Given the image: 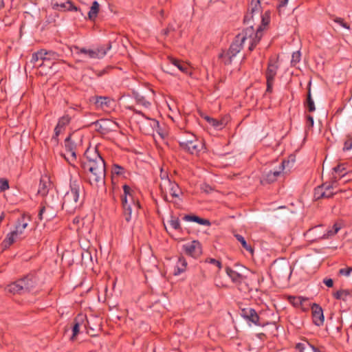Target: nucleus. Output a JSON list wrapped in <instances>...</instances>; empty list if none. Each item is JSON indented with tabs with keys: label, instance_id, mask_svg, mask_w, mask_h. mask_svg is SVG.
Here are the masks:
<instances>
[{
	"label": "nucleus",
	"instance_id": "1",
	"mask_svg": "<svg viewBox=\"0 0 352 352\" xmlns=\"http://www.w3.org/2000/svg\"><path fill=\"white\" fill-rule=\"evenodd\" d=\"M263 35L262 26H258L255 30L252 26L245 29L238 34L228 50H223L219 55L221 63L226 65L232 64L233 59L240 52L245 42L248 43V50L252 51L260 42Z\"/></svg>",
	"mask_w": 352,
	"mask_h": 352
},
{
	"label": "nucleus",
	"instance_id": "2",
	"mask_svg": "<svg viewBox=\"0 0 352 352\" xmlns=\"http://www.w3.org/2000/svg\"><path fill=\"white\" fill-rule=\"evenodd\" d=\"M85 160L82 162V168L86 174L88 182L94 187L100 188L105 183V162L96 148L87 149Z\"/></svg>",
	"mask_w": 352,
	"mask_h": 352
},
{
	"label": "nucleus",
	"instance_id": "3",
	"mask_svg": "<svg viewBox=\"0 0 352 352\" xmlns=\"http://www.w3.org/2000/svg\"><path fill=\"white\" fill-rule=\"evenodd\" d=\"M123 195L121 196L122 216L126 223H130L133 217L138 214L140 204L138 193L129 186L125 184L122 186Z\"/></svg>",
	"mask_w": 352,
	"mask_h": 352
},
{
	"label": "nucleus",
	"instance_id": "4",
	"mask_svg": "<svg viewBox=\"0 0 352 352\" xmlns=\"http://www.w3.org/2000/svg\"><path fill=\"white\" fill-rule=\"evenodd\" d=\"M82 191L83 185L82 182L71 180L69 190H68L63 197V208L69 213L74 212L80 205V195Z\"/></svg>",
	"mask_w": 352,
	"mask_h": 352
},
{
	"label": "nucleus",
	"instance_id": "5",
	"mask_svg": "<svg viewBox=\"0 0 352 352\" xmlns=\"http://www.w3.org/2000/svg\"><path fill=\"white\" fill-rule=\"evenodd\" d=\"M36 285V277L33 274H28L8 284L6 287V290L14 295H23L32 292Z\"/></svg>",
	"mask_w": 352,
	"mask_h": 352
},
{
	"label": "nucleus",
	"instance_id": "6",
	"mask_svg": "<svg viewBox=\"0 0 352 352\" xmlns=\"http://www.w3.org/2000/svg\"><path fill=\"white\" fill-rule=\"evenodd\" d=\"M190 140L179 139L178 142L182 149L192 155H199L204 149V144L192 133H187Z\"/></svg>",
	"mask_w": 352,
	"mask_h": 352
},
{
	"label": "nucleus",
	"instance_id": "7",
	"mask_svg": "<svg viewBox=\"0 0 352 352\" xmlns=\"http://www.w3.org/2000/svg\"><path fill=\"white\" fill-rule=\"evenodd\" d=\"M60 55L54 51H47L41 49L39 51L32 54L31 63L33 67H42L46 62H52L60 60Z\"/></svg>",
	"mask_w": 352,
	"mask_h": 352
},
{
	"label": "nucleus",
	"instance_id": "8",
	"mask_svg": "<svg viewBox=\"0 0 352 352\" xmlns=\"http://www.w3.org/2000/svg\"><path fill=\"white\" fill-rule=\"evenodd\" d=\"M162 193L164 194V198L166 199V194L168 192L172 197L179 198L182 194L181 189L178 184L172 182L168 177H162V182L160 184Z\"/></svg>",
	"mask_w": 352,
	"mask_h": 352
},
{
	"label": "nucleus",
	"instance_id": "9",
	"mask_svg": "<svg viewBox=\"0 0 352 352\" xmlns=\"http://www.w3.org/2000/svg\"><path fill=\"white\" fill-rule=\"evenodd\" d=\"M278 69V65L277 63L270 60L268 63V66L265 72L267 81L266 92L271 93L272 91L274 81L277 74Z\"/></svg>",
	"mask_w": 352,
	"mask_h": 352
},
{
	"label": "nucleus",
	"instance_id": "10",
	"mask_svg": "<svg viewBox=\"0 0 352 352\" xmlns=\"http://www.w3.org/2000/svg\"><path fill=\"white\" fill-rule=\"evenodd\" d=\"M95 126L96 130L102 135H107L109 132L115 131L116 122L108 120L101 119L91 123Z\"/></svg>",
	"mask_w": 352,
	"mask_h": 352
},
{
	"label": "nucleus",
	"instance_id": "11",
	"mask_svg": "<svg viewBox=\"0 0 352 352\" xmlns=\"http://www.w3.org/2000/svg\"><path fill=\"white\" fill-rule=\"evenodd\" d=\"M184 252L195 258H198L202 254V248L200 242L192 241L183 245Z\"/></svg>",
	"mask_w": 352,
	"mask_h": 352
},
{
	"label": "nucleus",
	"instance_id": "12",
	"mask_svg": "<svg viewBox=\"0 0 352 352\" xmlns=\"http://www.w3.org/2000/svg\"><path fill=\"white\" fill-rule=\"evenodd\" d=\"M65 147L67 151V154L65 155V158L69 164L75 160L76 158V144L74 140H72V136H68L65 140Z\"/></svg>",
	"mask_w": 352,
	"mask_h": 352
},
{
	"label": "nucleus",
	"instance_id": "13",
	"mask_svg": "<svg viewBox=\"0 0 352 352\" xmlns=\"http://www.w3.org/2000/svg\"><path fill=\"white\" fill-rule=\"evenodd\" d=\"M240 314L248 322L253 323L257 326L261 325L259 321L260 318L254 309L250 307L243 308L241 310Z\"/></svg>",
	"mask_w": 352,
	"mask_h": 352
},
{
	"label": "nucleus",
	"instance_id": "14",
	"mask_svg": "<svg viewBox=\"0 0 352 352\" xmlns=\"http://www.w3.org/2000/svg\"><path fill=\"white\" fill-rule=\"evenodd\" d=\"M272 0H251L248 10L252 14V17L255 14H259L264 8L265 6H270Z\"/></svg>",
	"mask_w": 352,
	"mask_h": 352
},
{
	"label": "nucleus",
	"instance_id": "15",
	"mask_svg": "<svg viewBox=\"0 0 352 352\" xmlns=\"http://www.w3.org/2000/svg\"><path fill=\"white\" fill-rule=\"evenodd\" d=\"M312 318L314 323L320 327L324 323V315L322 307L316 303L311 306Z\"/></svg>",
	"mask_w": 352,
	"mask_h": 352
},
{
	"label": "nucleus",
	"instance_id": "16",
	"mask_svg": "<svg viewBox=\"0 0 352 352\" xmlns=\"http://www.w3.org/2000/svg\"><path fill=\"white\" fill-rule=\"evenodd\" d=\"M53 7L60 11H77L78 10L69 0H54Z\"/></svg>",
	"mask_w": 352,
	"mask_h": 352
},
{
	"label": "nucleus",
	"instance_id": "17",
	"mask_svg": "<svg viewBox=\"0 0 352 352\" xmlns=\"http://www.w3.org/2000/svg\"><path fill=\"white\" fill-rule=\"evenodd\" d=\"M30 217L25 214H23L17 221L15 226V230L12 232L15 235L18 236L20 239L21 235L23 234L24 230L28 227Z\"/></svg>",
	"mask_w": 352,
	"mask_h": 352
},
{
	"label": "nucleus",
	"instance_id": "18",
	"mask_svg": "<svg viewBox=\"0 0 352 352\" xmlns=\"http://www.w3.org/2000/svg\"><path fill=\"white\" fill-rule=\"evenodd\" d=\"M52 186V183L50 179L47 176L41 177L40 179V183L38 185V189L37 191V194L45 197L47 195L50 188Z\"/></svg>",
	"mask_w": 352,
	"mask_h": 352
},
{
	"label": "nucleus",
	"instance_id": "19",
	"mask_svg": "<svg viewBox=\"0 0 352 352\" xmlns=\"http://www.w3.org/2000/svg\"><path fill=\"white\" fill-rule=\"evenodd\" d=\"M226 272L234 283H241L244 279V276L241 273L230 267L228 266L226 267Z\"/></svg>",
	"mask_w": 352,
	"mask_h": 352
},
{
	"label": "nucleus",
	"instance_id": "20",
	"mask_svg": "<svg viewBox=\"0 0 352 352\" xmlns=\"http://www.w3.org/2000/svg\"><path fill=\"white\" fill-rule=\"evenodd\" d=\"M296 349L298 352H320L318 348L307 340L298 343L296 346Z\"/></svg>",
	"mask_w": 352,
	"mask_h": 352
},
{
	"label": "nucleus",
	"instance_id": "21",
	"mask_svg": "<svg viewBox=\"0 0 352 352\" xmlns=\"http://www.w3.org/2000/svg\"><path fill=\"white\" fill-rule=\"evenodd\" d=\"M113 100L107 96H98L96 98L95 104L98 108L107 109L110 107Z\"/></svg>",
	"mask_w": 352,
	"mask_h": 352
},
{
	"label": "nucleus",
	"instance_id": "22",
	"mask_svg": "<svg viewBox=\"0 0 352 352\" xmlns=\"http://www.w3.org/2000/svg\"><path fill=\"white\" fill-rule=\"evenodd\" d=\"M211 126H212L214 129L217 130L222 129L226 125V122L224 119L217 120L213 118H211L208 116H205L203 117Z\"/></svg>",
	"mask_w": 352,
	"mask_h": 352
},
{
	"label": "nucleus",
	"instance_id": "23",
	"mask_svg": "<svg viewBox=\"0 0 352 352\" xmlns=\"http://www.w3.org/2000/svg\"><path fill=\"white\" fill-rule=\"evenodd\" d=\"M134 112L137 114L141 115L142 117H144L148 122V124L152 128L153 131L157 132L160 135H161L160 132V124L157 120L155 119H152L148 117H146L142 111H138L136 109H133Z\"/></svg>",
	"mask_w": 352,
	"mask_h": 352
},
{
	"label": "nucleus",
	"instance_id": "24",
	"mask_svg": "<svg viewBox=\"0 0 352 352\" xmlns=\"http://www.w3.org/2000/svg\"><path fill=\"white\" fill-rule=\"evenodd\" d=\"M183 219H184V220H185L186 221H194V222H196V223H197L200 225H203V226H210L211 224L210 221L208 219H202L196 215L187 214V215H185Z\"/></svg>",
	"mask_w": 352,
	"mask_h": 352
},
{
	"label": "nucleus",
	"instance_id": "25",
	"mask_svg": "<svg viewBox=\"0 0 352 352\" xmlns=\"http://www.w3.org/2000/svg\"><path fill=\"white\" fill-rule=\"evenodd\" d=\"M50 208L49 207H46L45 206H42L39 210V212H38V218L40 221H43L44 219H45L46 221H50L51 220L52 218L54 217L55 214L52 212V213H49L48 210H50Z\"/></svg>",
	"mask_w": 352,
	"mask_h": 352
},
{
	"label": "nucleus",
	"instance_id": "26",
	"mask_svg": "<svg viewBox=\"0 0 352 352\" xmlns=\"http://www.w3.org/2000/svg\"><path fill=\"white\" fill-rule=\"evenodd\" d=\"M111 48V43H109L106 46H100L96 49H94V58H102Z\"/></svg>",
	"mask_w": 352,
	"mask_h": 352
},
{
	"label": "nucleus",
	"instance_id": "27",
	"mask_svg": "<svg viewBox=\"0 0 352 352\" xmlns=\"http://www.w3.org/2000/svg\"><path fill=\"white\" fill-rule=\"evenodd\" d=\"M169 62L173 65L177 67L183 73L187 74L188 72V70H189L188 65L186 63L181 61L180 60L177 59V58H173V57H170L169 58Z\"/></svg>",
	"mask_w": 352,
	"mask_h": 352
},
{
	"label": "nucleus",
	"instance_id": "28",
	"mask_svg": "<svg viewBox=\"0 0 352 352\" xmlns=\"http://www.w3.org/2000/svg\"><path fill=\"white\" fill-rule=\"evenodd\" d=\"M20 238L15 235V234L12 231L9 232L4 240L2 242V246L4 249L8 248L11 245H12L17 239Z\"/></svg>",
	"mask_w": 352,
	"mask_h": 352
},
{
	"label": "nucleus",
	"instance_id": "29",
	"mask_svg": "<svg viewBox=\"0 0 352 352\" xmlns=\"http://www.w3.org/2000/svg\"><path fill=\"white\" fill-rule=\"evenodd\" d=\"M72 116L69 110H66L65 114L58 119L57 125L65 129V127L70 123Z\"/></svg>",
	"mask_w": 352,
	"mask_h": 352
},
{
	"label": "nucleus",
	"instance_id": "30",
	"mask_svg": "<svg viewBox=\"0 0 352 352\" xmlns=\"http://www.w3.org/2000/svg\"><path fill=\"white\" fill-rule=\"evenodd\" d=\"M341 228V226L340 224L336 223L331 229H329L327 230V232L322 234V236H321L320 237V239H329V238H331L332 236H333L334 235H336L338 231L340 230Z\"/></svg>",
	"mask_w": 352,
	"mask_h": 352
},
{
	"label": "nucleus",
	"instance_id": "31",
	"mask_svg": "<svg viewBox=\"0 0 352 352\" xmlns=\"http://www.w3.org/2000/svg\"><path fill=\"white\" fill-rule=\"evenodd\" d=\"M100 9V5L97 1H94L88 12V17L90 20L94 21L97 17Z\"/></svg>",
	"mask_w": 352,
	"mask_h": 352
},
{
	"label": "nucleus",
	"instance_id": "32",
	"mask_svg": "<svg viewBox=\"0 0 352 352\" xmlns=\"http://www.w3.org/2000/svg\"><path fill=\"white\" fill-rule=\"evenodd\" d=\"M234 237L241 244L242 247L247 250L248 252L252 254L254 252V250L250 245H249L245 241V238L239 234H235Z\"/></svg>",
	"mask_w": 352,
	"mask_h": 352
},
{
	"label": "nucleus",
	"instance_id": "33",
	"mask_svg": "<svg viewBox=\"0 0 352 352\" xmlns=\"http://www.w3.org/2000/svg\"><path fill=\"white\" fill-rule=\"evenodd\" d=\"M324 198L331 197L336 192H333L332 190L337 186V182L333 181L331 184H324Z\"/></svg>",
	"mask_w": 352,
	"mask_h": 352
},
{
	"label": "nucleus",
	"instance_id": "34",
	"mask_svg": "<svg viewBox=\"0 0 352 352\" xmlns=\"http://www.w3.org/2000/svg\"><path fill=\"white\" fill-rule=\"evenodd\" d=\"M187 266V262L186 261L185 258L183 257H180L178 259L177 263V270L175 271L174 274L175 275H178L181 274L182 272H184L186 270V267Z\"/></svg>",
	"mask_w": 352,
	"mask_h": 352
},
{
	"label": "nucleus",
	"instance_id": "35",
	"mask_svg": "<svg viewBox=\"0 0 352 352\" xmlns=\"http://www.w3.org/2000/svg\"><path fill=\"white\" fill-rule=\"evenodd\" d=\"M333 170L335 173L338 175H334V179H336L338 177H342L346 174V165L344 164H339L337 166L333 168ZM336 181V180H334Z\"/></svg>",
	"mask_w": 352,
	"mask_h": 352
},
{
	"label": "nucleus",
	"instance_id": "36",
	"mask_svg": "<svg viewBox=\"0 0 352 352\" xmlns=\"http://www.w3.org/2000/svg\"><path fill=\"white\" fill-rule=\"evenodd\" d=\"M134 98L135 99L136 102L138 104L142 105L145 107H148L151 105L150 102H148L144 96L140 95L138 92L133 93Z\"/></svg>",
	"mask_w": 352,
	"mask_h": 352
},
{
	"label": "nucleus",
	"instance_id": "37",
	"mask_svg": "<svg viewBox=\"0 0 352 352\" xmlns=\"http://www.w3.org/2000/svg\"><path fill=\"white\" fill-rule=\"evenodd\" d=\"M288 301L296 307H298L300 306L302 304V302L306 300L305 298L301 297V296H289L287 298Z\"/></svg>",
	"mask_w": 352,
	"mask_h": 352
},
{
	"label": "nucleus",
	"instance_id": "38",
	"mask_svg": "<svg viewBox=\"0 0 352 352\" xmlns=\"http://www.w3.org/2000/svg\"><path fill=\"white\" fill-rule=\"evenodd\" d=\"M305 105L309 112H313L316 110L315 104L314 100L311 98L310 89L308 90L307 97Z\"/></svg>",
	"mask_w": 352,
	"mask_h": 352
},
{
	"label": "nucleus",
	"instance_id": "39",
	"mask_svg": "<svg viewBox=\"0 0 352 352\" xmlns=\"http://www.w3.org/2000/svg\"><path fill=\"white\" fill-rule=\"evenodd\" d=\"M74 48L76 50L77 54H83L87 56L90 58H94V49H86V48H80L78 46H74Z\"/></svg>",
	"mask_w": 352,
	"mask_h": 352
},
{
	"label": "nucleus",
	"instance_id": "40",
	"mask_svg": "<svg viewBox=\"0 0 352 352\" xmlns=\"http://www.w3.org/2000/svg\"><path fill=\"white\" fill-rule=\"evenodd\" d=\"M350 295V292L346 289H340L333 293V297L338 300H346L347 296Z\"/></svg>",
	"mask_w": 352,
	"mask_h": 352
},
{
	"label": "nucleus",
	"instance_id": "41",
	"mask_svg": "<svg viewBox=\"0 0 352 352\" xmlns=\"http://www.w3.org/2000/svg\"><path fill=\"white\" fill-rule=\"evenodd\" d=\"M324 186L325 184L316 187L314 190V198L315 199H320L324 198Z\"/></svg>",
	"mask_w": 352,
	"mask_h": 352
},
{
	"label": "nucleus",
	"instance_id": "42",
	"mask_svg": "<svg viewBox=\"0 0 352 352\" xmlns=\"http://www.w3.org/2000/svg\"><path fill=\"white\" fill-rule=\"evenodd\" d=\"M168 224L175 230H180L182 229L179 220L177 217H171L170 219L168 221Z\"/></svg>",
	"mask_w": 352,
	"mask_h": 352
},
{
	"label": "nucleus",
	"instance_id": "43",
	"mask_svg": "<svg viewBox=\"0 0 352 352\" xmlns=\"http://www.w3.org/2000/svg\"><path fill=\"white\" fill-rule=\"evenodd\" d=\"M331 19L336 23L340 24L342 27H343L345 29L349 30L350 26L348 23H345L343 20V19L340 17L335 16L334 15L330 16Z\"/></svg>",
	"mask_w": 352,
	"mask_h": 352
},
{
	"label": "nucleus",
	"instance_id": "44",
	"mask_svg": "<svg viewBox=\"0 0 352 352\" xmlns=\"http://www.w3.org/2000/svg\"><path fill=\"white\" fill-rule=\"evenodd\" d=\"M80 331V323L78 322V318H76L74 320V324L72 328V336L71 337V340H74L75 337L78 334Z\"/></svg>",
	"mask_w": 352,
	"mask_h": 352
},
{
	"label": "nucleus",
	"instance_id": "45",
	"mask_svg": "<svg viewBox=\"0 0 352 352\" xmlns=\"http://www.w3.org/2000/svg\"><path fill=\"white\" fill-rule=\"evenodd\" d=\"M111 172L113 174L117 175H123L125 173V170L122 166L118 164H113L112 166Z\"/></svg>",
	"mask_w": 352,
	"mask_h": 352
},
{
	"label": "nucleus",
	"instance_id": "46",
	"mask_svg": "<svg viewBox=\"0 0 352 352\" xmlns=\"http://www.w3.org/2000/svg\"><path fill=\"white\" fill-rule=\"evenodd\" d=\"M300 56H301V54H300V51H296V52H293L292 56V60H291L292 65H295L298 63H299L300 60Z\"/></svg>",
	"mask_w": 352,
	"mask_h": 352
},
{
	"label": "nucleus",
	"instance_id": "47",
	"mask_svg": "<svg viewBox=\"0 0 352 352\" xmlns=\"http://www.w3.org/2000/svg\"><path fill=\"white\" fill-rule=\"evenodd\" d=\"M262 19V25L264 26L267 25L270 22V10H267L265 13L261 16Z\"/></svg>",
	"mask_w": 352,
	"mask_h": 352
},
{
	"label": "nucleus",
	"instance_id": "48",
	"mask_svg": "<svg viewBox=\"0 0 352 352\" xmlns=\"http://www.w3.org/2000/svg\"><path fill=\"white\" fill-rule=\"evenodd\" d=\"M205 263H210L217 266L218 270H221L222 267L221 262L219 260L212 258H208L205 260Z\"/></svg>",
	"mask_w": 352,
	"mask_h": 352
},
{
	"label": "nucleus",
	"instance_id": "49",
	"mask_svg": "<svg viewBox=\"0 0 352 352\" xmlns=\"http://www.w3.org/2000/svg\"><path fill=\"white\" fill-rule=\"evenodd\" d=\"M63 129H63L62 127H60L56 124V126H55V129H54V134L52 136V141H54L55 143H57L58 142V137Z\"/></svg>",
	"mask_w": 352,
	"mask_h": 352
},
{
	"label": "nucleus",
	"instance_id": "50",
	"mask_svg": "<svg viewBox=\"0 0 352 352\" xmlns=\"http://www.w3.org/2000/svg\"><path fill=\"white\" fill-rule=\"evenodd\" d=\"M288 0H279L278 4L276 6V9L279 13L281 14L283 12H284L283 8L287 5Z\"/></svg>",
	"mask_w": 352,
	"mask_h": 352
},
{
	"label": "nucleus",
	"instance_id": "51",
	"mask_svg": "<svg viewBox=\"0 0 352 352\" xmlns=\"http://www.w3.org/2000/svg\"><path fill=\"white\" fill-rule=\"evenodd\" d=\"M9 188V182L6 179H0V191L3 192Z\"/></svg>",
	"mask_w": 352,
	"mask_h": 352
},
{
	"label": "nucleus",
	"instance_id": "52",
	"mask_svg": "<svg viewBox=\"0 0 352 352\" xmlns=\"http://www.w3.org/2000/svg\"><path fill=\"white\" fill-rule=\"evenodd\" d=\"M342 149L344 151H347L352 149V138H349L345 140Z\"/></svg>",
	"mask_w": 352,
	"mask_h": 352
},
{
	"label": "nucleus",
	"instance_id": "53",
	"mask_svg": "<svg viewBox=\"0 0 352 352\" xmlns=\"http://www.w3.org/2000/svg\"><path fill=\"white\" fill-rule=\"evenodd\" d=\"M264 179L268 183H272L276 180L274 175L272 174V170L266 173Z\"/></svg>",
	"mask_w": 352,
	"mask_h": 352
},
{
	"label": "nucleus",
	"instance_id": "54",
	"mask_svg": "<svg viewBox=\"0 0 352 352\" xmlns=\"http://www.w3.org/2000/svg\"><path fill=\"white\" fill-rule=\"evenodd\" d=\"M352 272V267H346V268H342L339 270V274L340 275H343V276H349L351 273Z\"/></svg>",
	"mask_w": 352,
	"mask_h": 352
},
{
	"label": "nucleus",
	"instance_id": "55",
	"mask_svg": "<svg viewBox=\"0 0 352 352\" xmlns=\"http://www.w3.org/2000/svg\"><path fill=\"white\" fill-rule=\"evenodd\" d=\"M314 121L313 116H311L310 115L307 116V122H306L307 127L308 129L311 128L314 126Z\"/></svg>",
	"mask_w": 352,
	"mask_h": 352
},
{
	"label": "nucleus",
	"instance_id": "56",
	"mask_svg": "<svg viewBox=\"0 0 352 352\" xmlns=\"http://www.w3.org/2000/svg\"><path fill=\"white\" fill-rule=\"evenodd\" d=\"M285 161L281 163L280 166V170L272 171V174L274 175L275 178L277 179L278 177L280 176L281 171L284 169L285 167Z\"/></svg>",
	"mask_w": 352,
	"mask_h": 352
},
{
	"label": "nucleus",
	"instance_id": "57",
	"mask_svg": "<svg viewBox=\"0 0 352 352\" xmlns=\"http://www.w3.org/2000/svg\"><path fill=\"white\" fill-rule=\"evenodd\" d=\"M201 190L206 193H210L214 190L213 188L207 184L202 185Z\"/></svg>",
	"mask_w": 352,
	"mask_h": 352
},
{
	"label": "nucleus",
	"instance_id": "58",
	"mask_svg": "<svg viewBox=\"0 0 352 352\" xmlns=\"http://www.w3.org/2000/svg\"><path fill=\"white\" fill-rule=\"evenodd\" d=\"M87 322L89 327V329H87V333L92 336H95L94 333L96 332V329L93 327L90 326L89 322L88 320Z\"/></svg>",
	"mask_w": 352,
	"mask_h": 352
},
{
	"label": "nucleus",
	"instance_id": "59",
	"mask_svg": "<svg viewBox=\"0 0 352 352\" xmlns=\"http://www.w3.org/2000/svg\"><path fill=\"white\" fill-rule=\"evenodd\" d=\"M323 283L328 287H332L333 285V281L331 278H325L323 280Z\"/></svg>",
	"mask_w": 352,
	"mask_h": 352
},
{
	"label": "nucleus",
	"instance_id": "60",
	"mask_svg": "<svg viewBox=\"0 0 352 352\" xmlns=\"http://www.w3.org/2000/svg\"><path fill=\"white\" fill-rule=\"evenodd\" d=\"M187 132L185 133L183 135H182L181 137H179V139H186V140H190V136L188 135H187Z\"/></svg>",
	"mask_w": 352,
	"mask_h": 352
},
{
	"label": "nucleus",
	"instance_id": "61",
	"mask_svg": "<svg viewBox=\"0 0 352 352\" xmlns=\"http://www.w3.org/2000/svg\"><path fill=\"white\" fill-rule=\"evenodd\" d=\"M257 337L261 340H263L266 336L264 333H261L257 334Z\"/></svg>",
	"mask_w": 352,
	"mask_h": 352
},
{
	"label": "nucleus",
	"instance_id": "62",
	"mask_svg": "<svg viewBox=\"0 0 352 352\" xmlns=\"http://www.w3.org/2000/svg\"><path fill=\"white\" fill-rule=\"evenodd\" d=\"M168 177L166 173H163L162 170H161L160 177H161V182H162V177Z\"/></svg>",
	"mask_w": 352,
	"mask_h": 352
},
{
	"label": "nucleus",
	"instance_id": "63",
	"mask_svg": "<svg viewBox=\"0 0 352 352\" xmlns=\"http://www.w3.org/2000/svg\"><path fill=\"white\" fill-rule=\"evenodd\" d=\"M5 218V214L4 213H2L1 215H0V224L1 223V222L3 221V220Z\"/></svg>",
	"mask_w": 352,
	"mask_h": 352
},
{
	"label": "nucleus",
	"instance_id": "64",
	"mask_svg": "<svg viewBox=\"0 0 352 352\" xmlns=\"http://www.w3.org/2000/svg\"><path fill=\"white\" fill-rule=\"evenodd\" d=\"M168 31H169L168 28H167V29L164 30V34H166H166H168Z\"/></svg>",
	"mask_w": 352,
	"mask_h": 352
}]
</instances>
